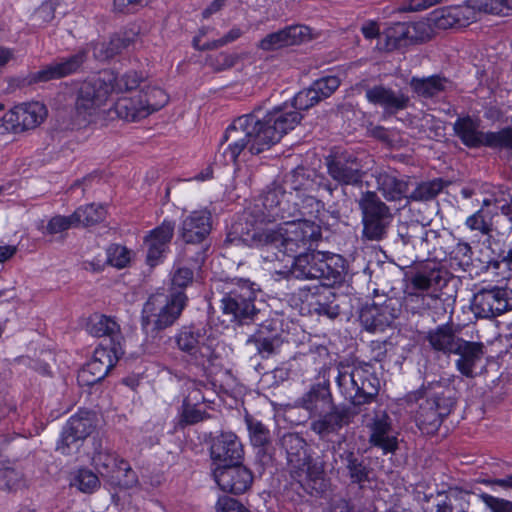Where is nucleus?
<instances>
[{
	"label": "nucleus",
	"mask_w": 512,
	"mask_h": 512,
	"mask_svg": "<svg viewBox=\"0 0 512 512\" xmlns=\"http://www.w3.org/2000/svg\"><path fill=\"white\" fill-rule=\"evenodd\" d=\"M143 76L135 71L120 77L103 71L83 82L79 88L75 110L79 124L97 123L120 118L136 121L149 115L143 97L128 96L137 89Z\"/></svg>",
	"instance_id": "f257e3e1"
},
{
	"label": "nucleus",
	"mask_w": 512,
	"mask_h": 512,
	"mask_svg": "<svg viewBox=\"0 0 512 512\" xmlns=\"http://www.w3.org/2000/svg\"><path fill=\"white\" fill-rule=\"evenodd\" d=\"M321 227L309 219L286 221L275 229H265L253 235L258 246L297 257L310 250L321 238Z\"/></svg>",
	"instance_id": "f03ea898"
},
{
	"label": "nucleus",
	"mask_w": 512,
	"mask_h": 512,
	"mask_svg": "<svg viewBox=\"0 0 512 512\" xmlns=\"http://www.w3.org/2000/svg\"><path fill=\"white\" fill-rule=\"evenodd\" d=\"M186 302L182 292L170 296L164 293L151 295L145 302L141 314V326L147 336L156 335L160 330L172 325L181 314Z\"/></svg>",
	"instance_id": "7ed1b4c3"
},
{
	"label": "nucleus",
	"mask_w": 512,
	"mask_h": 512,
	"mask_svg": "<svg viewBox=\"0 0 512 512\" xmlns=\"http://www.w3.org/2000/svg\"><path fill=\"white\" fill-rule=\"evenodd\" d=\"M357 204L361 212L362 237L369 241L383 240L393 221L389 206L374 191L362 192Z\"/></svg>",
	"instance_id": "20e7f679"
},
{
	"label": "nucleus",
	"mask_w": 512,
	"mask_h": 512,
	"mask_svg": "<svg viewBox=\"0 0 512 512\" xmlns=\"http://www.w3.org/2000/svg\"><path fill=\"white\" fill-rule=\"evenodd\" d=\"M442 280L438 270L419 271L411 275L405 289V303L412 310L435 309L446 313L443 300L436 294L429 293L435 289Z\"/></svg>",
	"instance_id": "39448f33"
},
{
	"label": "nucleus",
	"mask_w": 512,
	"mask_h": 512,
	"mask_svg": "<svg viewBox=\"0 0 512 512\" xmlns=\"http://www.w3.org/2000/svg\"><path fill=\"white\" fill-rule=\"evenodd\" d=\"M91 463L95 470L113 486L129 489L138 483V476L130 463L112 449L99 445L93 452Z\"/></svg>",
	"instance_id": "423d86ee"
},
{
	"label": "nucleus",
	"mask_w": 512,
	"mask_h": 512,
	"mask_svg": "<svg viewBox=\"0 0 512 512\" xmlns=\"http://www.w3.org/2000/svg\"><path fill=\"white\" fill-rule=\"evenodd\" d=\"M256 111L237 117L226 128V142H230L229 150L234 160L247 145L253 154L266 150V145H261L259 141L258 136L262 134L263 128Z\"/></svg>",
	"instance_id": "0eeeda50"
},
{
	"label": "nucleus",
	"mask_w": 512,
	"mask_h": 512,
	"mask_svg": "<svg viewBox=\"0 0 512 512\" xmlns=\"http://www.w3.org/2000/svg\"><path fill=\"white\" fill-rule=\"evenodd\" d=\"M243 445L234 433H226V491L243 494L253 483V473L242 463Z\"/></svg>",
	"instance_id": "6e6552de"
},
{
	"label": "nucleus",
	"mask_w": 512,
	"mask_h": 512,
	"mask_svg": "<svg viewBox=\"0 0 512 512\" xmlns=\"http://www.w3.org/2000/svg\"><path fill=\"white\" fill-rule=\"evenodd\" d=\"M301 118L300 112L292 109L287 103L274 107L261 120L263 131L258 136L261 145H266V149H269L285 134L293 130L300 123Z\"/></svg>",
	"instance_id": "1a4fd4ad"
},
{
	"label": "nucleus",
	"mask_w": 512,
	"mask_h": 512,
	"mask_svg": "<svg viewBox=\"0 0 512 512\" xmlns=\"http://www.w3.org/2000/svg\"><path fill=\"white\" fill-rule=\"evenodd\" d=\"M47 116L41 102H29L15 106L0 119V135L18 133L39 126Z\"/></svg>",
	"instance_id": "9d476101"
},
{
	"label": "nucleus",
	"mask_w": 512,
	"mask_h": 512,
	"mask_svg": "<svg viewBox=\"0 0 512 512\" xmlns=\"http://www.w3.org/2000/svg\"><path fill=\"white\" fill-rule=\"evenodd\" d=\"M86 331L99 338V347L103 352H123L127 349V339L122 335L119 323L114 317L94 313L89 316Z\"/></svg>",
	"instance_id": "9b49d317"
},
{
	"label": "nucleus",
	"mask_w": 512,
	"mask_h": 512,
	"mask_svg": "<svg viewBox=\"0 0 512 512\" xmlns=\"http://www.w3.org/2000/svg\"><path fill=\"white\" fill-rule=\"evenodd\" d=\"M326 166L329 176L340 185L359 186L366 174L361 160L347 150L336 151L327 157Z\"/></svg>",
	"instance_id": "f8f14e48"
},
{
	"label": "nucleus",
	"mask_w": 512,
	"mask_h": 512,
	"mask_svg": "<svg viewBox=\"0 0 512 512\" xmlns=\"http://www.w3.org/2000/svg\"><path fill=\"white\" fill-rule=\"evenodd\" d=\"M471 309L476 317L494 318L512 310V289L492 287L474 294Z\"/></svg>",
	"instance_id": "ddd939ff"
},
{
	"label": "nucleus",
	"mask_w": 512,
	"mask_h": 512,
	"mask_svg": "<svg viewBox=\"0 0 512 512\" xmlns=\"http://www.w3.org/2000/svg\"><path fill=\"white\" fill-rule=\"evenodd\" d=\"M423 338L436 352H481L483 349L481 342L461 338L450 323L429 330Z\"/></svg>",
	"instance_id": "4468645a"
},
{
	"label": "nucleus",
	"mask_w": 512,
	"mask_h": 512,
	"mask_svg": "<svg viewBox=\"0 0 512 512\" xmlns=\"http://www.w3.org/2000/svg\"><path fill=\"white\" fill-rule=\"evenodd\" d=\"M94 429L92 412L79 409L77 413L67 420L57 443V449L61 450L63 454L68 453L66 450L70 449L71 445L86 439L92 434Z\"/></svg>",
	"instance_id": "2eb2a0df"
},
{
	"label": "nucleus",
	"mask_w": 512,
	"mask_h": 512,
	"mask_svg": "<svg viewBox=\"0 0 512 512\" xmlns=\"http://www.w3.org/2000/svg\"><path fill=\"white\" fill-rule=\"evenodd\" d=\"M175 224L165 219L161 225L151 230L144 238L146 261L151 267L163 261L169 251V244L174 234Z\"/></svg>",
	"instance_id": "dca6fc26"
},
{
	"label": "nucleus",
	"mask_w": 512,
	"mask_h": 512,
	"mask_svg": "<svg viewBox=\"0 0 512 512\" xmlns=\"http://www.w3.org/2000/svg\"><path fill=\"white\" fill-rule=\"evenodd\" d=\"M312 39V32L305 25H291L267 34L257 47L264 51H275L289 46L299 45Z\"/></svg>",
	"instance_id": "f3484780"
},
{
	"label": "nucleus",
	"mask_w": 512,
	"mask_h": 512,
	"mask_svg": "<svg viewBox=\"0 0 512 512\" xmlns=\"http://www.w3.org/2000/svg\"><path fill=\"white\" fill-rule=\"evenodd\" d=\"M359 86L365 91L369 103L382 107L388 114L404 110L409 104V97L401 91H394L384 85L370 87L366 81H362Z\"/></svg>",
	"instance_id": "a211bd4d"
},
{
	"label": "nucleus",
	"mask_w": 512,
	"mask_h": 512,
	"mask_svg": "<svg viewBox=\"0 0 512 512\" xmlns=\"http://www.w3.org/2000/svg\"><path fill=\"white\" fill-rule=\"evenodd\" d=\"M239 290L231 289L226 297V314H232L233 320H238L240 324H248L256 314L253 304V291L248 281H240Z\"/></svg>",
	"instance_id": "6ab92c4d"
},
{
	"label": "nucleus",
	"mask_w": 512,
	"mask_h": 512,
	"mask_svg": "<svg viewBox=\"0 0 512 512\" xmlns=\"http://www.w3.org/2000/svg\"><path fill=\"white\" fill-rule=\"evenodd\" d=\"M476 18L475 10L467 5L450 6L434 10L428 20L437 29L465 27Z\"/></svg>",
	"instance_id": "aec40b11"
},
{
	"label": "nucleus",
	"mask_w": 512,
	"mask_h": 512,
	"mask_svg": "<svg viewBox=\"0 0 512 512\" xmlns=\"http://www.w3.org/2000/svg\"><path fill=\"white\" fill-rule=\"evenodd\" d=\"M339 385H351L347 397L355 405L370 402L378 393V380L376 378L361 380V370L353 369L350 374L340 373Z\"/></svg>",
	"instance_id": "412c9836"
},
{
	"label": "nucleus",
	"mask_w": 512,
	"mask_h": 512,
	"mask_svg": "<svg viewBox=\"0 0 512 512\" xmlns=\"http://www.w3.org/2000/svg\"><path fill=\"white\" fill-rule=\"evenodd\" d=\"M451 402L435 398L427 399L422 403L416 414V424L425 434H432L438 430L443 417L449 414Z\"/></svg>",
	"instance_id": "4be33fe9"
},
{
	"label": "nucleus",
	"mask_w": 512,
	"mask_h": 512,
	"mask_svg": "<svg viewBox=\"0 0 512 512\" xmlns=\"http://www.w3.org/2000/svg\"><path fill=\"white\" fill-rule=\"evenodd\" d=\"M211 228V214L207 210H196L182 220L179 236L185 243L198 244L207 237Z\"/></svg>",
	"instance_id": "5701e85b"
},
{
	"label": "nucleus",
	"mask_w": 512,
	"mask_h": 512,
	"mask_svg": "<svg viewBox=\"0 0 512 512\" xmlns=\"http://www.w3.org/2000/svg\"><path fill=\"white\" fill-rule=\"evenodd\" d=\"M369 442L383 453H393L398 447L397 436L393 433L390 417L385 412L375 415L368 425Z\"/></svg>",
	"instance_id": "b1692460"
},
{
	"label": "nucleus",
	"mask_w": 512,
	"mask_h": 512,
	"mask_svg": "<svg viewBox=\"0 0 512 512\" xmlns=\"http://www.w3.org/2000/svg\"><path fill=\"white\" fill-rule=\"evenodd\" d=\"M123 354H92V359L82 368L79 379L82 385L93 386L102 381L114 368L116 363L122 358Z\"/></svg>",
	"instance_id": "393cba45"
},
{
	"label": "nucleus",
	"mask_w": 512,
	"mask_h": 512,
	"mask_svg": "<svg viewBox=\"0 0 512 512\" xmlns=\"http://www.w3.org/2000/svg\"><path fill=\"white\" fill-rule=\"evenodd\" d=\"M481 120L471 116L459 117L453 124L454 134L469 148L486 147L488 132L480 129Z\"/></svg>",
	"instance_id": "a878e982"
},
{
	"label": "nucleus",
	"mask_w": 512,
	"mask_h": 512,
	"mask_svg": "<svg viewBox=\"0 0 512 512\" xmlns=\"http://www.w3.org/2000/svg\"><path fill=\"white\" fill-rule=\"evenodd\" d=\"M321 259L323 253L319 251L300 253L294 258L293 265L288 271H279L277 274L296 279H318Z\"/></svg>",
	"instance_id": "bb28decb"
},
{
	"label": "nucleus",
	"mask_w": 512,
	"mask_h": 512,
	"mask_svg": "<svg viewBox=\"0 0 512 512\" xmlns=\"http://www.w3.org/2000/svg\"><path fill=\"white\" fill-rule=\"evenodd\" d=\"M359 318L365 330L378 332L392 324L395 314L387 303L383 305L372 304L361 310Z\"/></svg>",
	"instance_id": "cd10ccee"
},
{
	"label": "nucleus",
	"mask_w": 512,
	"mask_h": 512,
	"mask_svg": "<svg viewBox=\"0 0 512 512\" xmlns=\"http://www.w3.org/2000/svg\"><path fill=\"white\" fill-rule=\"evenodd\" d=\"M377 189L387 201L408 200V182L397 178L394 174L381 171L376 175Z\"/></svg>",
	"instance_id": "c85d7f7f"
},
{
	"label": "nucleus",
	"mask_w": 512,
	"mask_h": 512,
	"mask_svg": "<svg viewBox=\"0 0 512 512\" xmlns=\"http://www.w3.org/2000/svg\"><path fill=\"white\" fill-rule=\"evenodd\" d=\"M86 52L74 55L61 62L53 63L37 73V80L48 81L75 72L84 61Z\"/></svg>",
	"instance_id": "c756f323"
},
{
	"label": "nucleus",
	"mask_w": 512,
	"mask_h": 512,
	"mask_svg": "<svg viewBox=\"0 0 512 512\" xmlns=\"http://www.w3.org/2000/svg\"><path fill=\"white\" fill-rule=\"evenodd\" d=\"M319 266L318 279L323 281L324 286H333L343 281L344 264L340 256L323 253V259Z\"/></svg>",
	"instance_id": "7c9ffc66"
},
{
	"label": "nucleus",
	"mask_w": 512,
	"mask_h": 512,
	"mask_svg": "<svg viewBox=\"0 0 512 512\" xmlns=\"http://www.w3.org/2000/svg\"><path fill=\"white\" fill-rule=\"evenodd\" d=\"M211 477L217 487L224 491L222 477L224 476V432L212 439L210 443Z\"/></svg>",
	"instance_id": "2f4dec72"
},
{
	"label": "nucleus",
	"mask_w": 512,
	"mask_h": 512,
	"mask_svg": "<svg viewBox=\"0 0 512 512\" xmlns=\"http://www.w3.org/2000/svg\"><path fill=\"white\" fill-rule=\"evenodd\" d=\"M309 306L311 313L327 317L328 319H335L340 314V307L336 302V295L328 289H325L323 293L312 296Z\"/></svg>",
	"instance_id": "473e14b6"
},
{
	"label": "nucleus",
	"mask_w": 512,
	"mask_h": 512,
	"mask_svg": "<svg viewBox=\"0 0 512 512\" xmlns=\"http://www.w3.org/2000/svg\"><path fill=\"white\" fill-rule=\"evenodd\" d=\"M410 84L419 96L431 98L445 91L451 83L444 77L433 75L427 78L413 77Z\"/></svg>",
	"instance_id": "72a5a7b5"
},
{
	"label": "nucleus",
	"mask_w": 512,
	"mask_h": 512,
	"mask_svg": "<svg viewBox=\"0 0 512 512\" xmlns=\"http://www.w3.org/2000/svg\"><path fill=\"white\" fill-rule=\"evenodd\" d=\"M430 233L434 232L427 230L418 222L403 223L398 226V237L402 244L413 248L421 247L424 242H427Z\"/></svg>",
	"instance_id": "f704fd0d"
},
{
	"label": "nucleus",
	"mask_w": 512,
	"mask_h": 512,
	"mask_svg": "<svg viewBox=\"0 0 512 512\" xmlns=\"http://www.w3.org/2000/svg\"><path fill=\"white\" fill-rule=\"evenodd\" d=\"M449 182L441 178H435L430 181H424L408 195V201L424 202L434 199Z\"/></svg>",
	"instance_id": "c9c22d12"
},
{
	"label": "nucleus",
	"mask_w": 512,
	"mask_h": 512,
	"mask_svg": "<svg viewBox=\"0 0 512 512\" xmlns=\"http://www.w3.org/2000/svg\"><path fill=\"white\" fill-rule=\"evenodd\" d=\"M493 211L490 202L483 201L482 207L466 219L469 229L479 231L482 235H488L492 231Z\"/></svg>",
	"instance_id": "e433bc0d"
},
{
	"label": "nucleus",
	"mask_w": 512,
	"mask_h": 512,
	"mask_svg": "<svg viewBox=\"0 0 512 512\" xmlns=\"http://www.w3.org/2000/svg\"><path fill=\"white\" fill-rule=\"evenodd\" d=\"M284 198L285 192L283 189L280 186L275 185L264 193L262 197V204L273 217L285 219V208L283 207Z\"/></svg>",
	"instance_id": "4c0bfd02"
},
{
	"label": "nucleus",
	"mask_w": 512,
	"mask_h": 512,
	"mask_svg": "<svg viewBox=\"0 0 512 512\" xmlns=\"http://www.w3.org/2000/svg\"><path fill=\"white\" fill-rule=\"evenodd\" d=\"M106 209L100 204L79 207L73 214L75 225H92L105 218Z\"/></svg>",
	"instance_id": "58836bf2"
},
{
	"label": "nucleus",
	"mask_w": 512,
	"mask_h": 512,
	"mask_svg": "<svg viewBox=\"0 0 512 512\" xmlns=\"http://www.w3.org/2000/svg\"><path fill=\"white\" fill-rule=\"evenodd\" d=\"M75 485L81 492L91 494L100 487V480L92 470L86 467L79 468L74 480Z\"/></svg>",
	"instance_id": "ea45409f"
},
{
	"label": "nucleus",
	"mask_w": 512,
	"mask_h": 512,
	"mask_svg": "<svg viewBox=\"0 0 512 512\" xmlns=\"http://www.w3.org/2000/svg\"><path fill=\"white\" fill-rule=\"evenodd\" d=\"M107 262L116 268H125L127 267L132 258L134 257V252L128 249L125 246L120 244H112L106 250Z\"/></svg>",
	"instance_id": "a19ab883"
},
{
	"label": "nucleus",
	"mask_w": 512,
	"mask_h": 512,
	"mask_svg": "<svg viewBox=\"0 0 512 512\" xmlns=\"http://www.w3.org/2000/svg\"><path fill=\"white\" fill-rule=\"evenodd\" d=\"M456 366L461 374L473 377L482 371L484 362L480 354H460Z\"/></svg>",
	"instance_id": "79ce46f5"
},
{
	"label": "nucleus",
	"mask_w": 512,
	"mask_h": 512,
	"mask_svg": "<svg viewBox=\"0 0 512 512\" xmlns=\"http://www.w3.org/2000/svg\"><path fill=\"white\" fill-rule=\"evenodd\" d=\"M126 45V42L120 40L119 38L111 39L109 42H97L92 47L93 57L101 61L107 60L118 53L120 49Z\"/></svg>",
	"instance_id": "37998d69"
},
{
	"label": "nucleus",
	"mask_w": 512,
	"mask_h": 512,
	"mask_svg": "<svg viewBox=\"0 0 512 512\" xmlns=\"http://www.w3.org/2000/svg\"><path fill=\"white\" fill-rule=\"evenodd\" d=\"M246 425L249 431L251 442L254 446H264L269 442V430L257 419L246 416Z\"/></svg>",
	"instance_id": "c03bdc74"
},
{
	"label": "nucleus",
	"mask_w": 512,
	"mask_h": 512,
	"mask_svg": "<svg viewBox=\"0 0 512 512\" xmlns=\"http://www.w3.org/2000/svg\"><path fill=\"white\" fill-rule=\"evenodd\" d=\"M339 457L349 470L350 477L354 482H362L367 478V470L361 462L357 460L352 451L339 453Z\"/></svg>",
	"instance_id": "a18cd8bd"
},
{
	"label": "nucleus",
	"mask_w": 512,
	"mask_h": 512,
	"mask_svg": "<svg viewBox=\"0 0 512 512\" xmlns=\"http://www.w3.org/2000/svg\"><path fill=\"white\" fill-rule=\"evenodd\" d=\"M75 222L73 216H61L57 215L52 217L47 225L45 226L43 222L38 225V230L41 231L42 234L55 235L61 232L66 231L70 227L74 226Z\"/></svg>",
	"instance_id": "49530a36"
},
{
	"label": "nucleus",
	"mask_w": 512,
	"mask_h": 512,
	"mask_svg": "<svg viewBox=\"0 0 512 512\" xmlns=\"http://www.w3.org/2000/svg\"><path fill=\"white\" fill-rule=\"evenodd\" d=\"M203 337L196 333L192 328H183L176 336L177 346L182 351H191L194 349H201Z\"/></svg>",
	"instance_id": "de8ad7c7"
},
{
	"label": "nucleus",
	"mask_w": 512,
	"mask_h": 512,
	"mask_svg": "<svg viewBox=\"0 0 512 512\" xmlns=\"http://www.w3.org/2000/svg\"><path fill=\"white\" fill-rule=\"evenodd\" d=\"M209 417L210 415L206 411H201L197 406L182 403L179 426L184 428L195 425Z\"/></svg>",
	"instance_id": "09e8293b"
},
{
	"label": "nucleus",
	"mask_w": 512,
	"mask_h": 512,
	"mask_svg": "<svg viewBox=\"0 0 512 512\" xmlns=\"http://www.w3.org/2000/svg\"><path fill=\"white\" fill-rule=\"evenodd\" d=\"M486 147L492 149L512 150V128H504L497 132H488Z\"/></svg>",
	"instance_id": "8fccbe9b"
},
{
	"label": "nucleus",
	"mask_w": 512,
	"mask_h": 512,
	"mask_svg": "<svg viewBox=\"0 0 512 512\" xmlns=\"http://www.w3.org/2000/svg\"><path fill=\"white\" fill-rule=\"evenodd\" d=\"M268 332V327L262 326L247 341L248 343H254L258 352H273L277 348L276 343L278 339L267 335Z\"/></svg>",
	"instance_id": "3c124183"
},
{
	"label": "nucleus",
	"mask_w": 512,
	"mask_h": 512,
	"mask_svg": "<svg viewBox=\"0 0 512 512\" xmlns=\"http://www.w3.org/2000/svg\"><path fill=\"white\" fill-rule=\"evenodd\" d=\"M340 427L339 416L333 413L326 414L323 418L312 422L311 429L320 436L328 435Z\"/></svg>",
	"instance_id": "603ef678"
},
{
	"label": "nucleus",
	"mask_w": 512,
	"mask_h": 512,
	"mask_svg": "<svg viewBox=\"0 0 512 512\" xmlns=\"http://www.w3.org/2000/svg\"><path fill=\"white\" fill-rule=\"evenodd\" d=\"M319 102L317 92L312 87L300 91L293 99V102L289 104L295 111L307 110Z\"/></svg>",
	"instance_id": "864d4df0"
},
{
	"label": "nucleus",
	"mask_w": 512,
	"mask_h": 512,
	"mask_svg": "<svg viewBox=\"0 0 512 512\" xmlns=\"http://www.w3.org/2000/svg\"><path fill=\"white\" fill-rule=\"evenodd\" d=\"M340 85V80L336 76L323 77L312 84V88L317 92L319 101L329 97Z\"/></svg>",
	"instance_id": "5fc2aeb1"
},
{
	"label": "nucleus",
	"mask_w": 512,
	"mask_h": 512,
	"mask_svg": "<svg viewBox=\"0 0 512 512\" xmlns=\"http://www.w3.org/2000/svg\"><path fill=\"white\" fill-rule=\"evenodd\" d=\"M420 127L425 136L429 139H435L444 135V126L442 121L436 119L433 115H424L421 119Z\"/></svg>",
	"instance_id": "6e6d98bb"
},
{
	"label": "nucleus",
	"mask_w": 512,
	"mask_h": 512,
	"mask_svg": "<svg viewBox=\"0 0 512 512\" xmlns=\"http://www.w3.org/2000/svg\"><path fill=\"white\" fill-rule=\"evenodd\" d=\"M144 105L147 106L149 114L162 108L168 101L166 93L159 88H151L144 93Z\"/></svg>",
	"instance_id": "4d7b16f0"
},
{
	"label": "nucleus",
	"mask_w": 512,
	"mask_h": 512,
	"mask_svg": "<svg viewBox=\"0 0 512 512\" xmlns=\"http://www.w3.org/2000/svg\"><path fill=\"white\" fill-rule=\"evenodd\" d=\"M483 201L490 202V209L493 211V216L500 211L512 221V195L503 193L500 197L486 198Z\"/></svg>",
	"instance_id": "13d9d810"
},
{
	"label": "nucleus",
	"mask_w": 512,
	"mask_h": 512,
	"mask_svg": "<svg viewBox=\"0 0 512 512\" xmlns=\"http://www.w3.org/2000/svg\"><path fill=\"white\" fill-rule=\"evenodd\" d=\"M472 254V248L468 243L458 242L451 250L450 257L452 260L456 261L460 267L464 268L471 264Z\"/></svg>",
	"instance_id": "bf43d9fd"
},
{
	"label": "nucleus",
	"mask_w": 512,
	"mask_h": 512,
	"mask_svg": "<svg viewBox=\"0 0 512 512\" xmlns=\"http://www.w3.org/2000/svg\"><path fill=\"white\" fill-rule=\"evenodd\" d=\"M481 501L492 512H512V502L482 493L479 495Z\"/></svg>",
	"instance_id": "052dcab7"
},
{
	"label": "nucleus",
	"mask_w": 512,
	"mask_h": 512,
	"mask_svg": "<svg viewBox=\"0 0 512 512\" xmlns=\"http://www.w3.org/2000/svg\"><path fill=\"white\" fill-rule=\"evenodd\" d=\"M193 275L191 268L178 264L172 277V284L178 288H185L192 283Z\"/></svg>",
	"instance_id": "680f3d73"
},
{
	"label": "nucleus",
	"mask_w": 512,
	"mask_h": 512,
	"mask_svg": "<svg viewBox=\"0 0 512 512\" xmlns=\"http://www.w3.org/2000/svg\"><path fill=\"white\" fill-rule=\"evenodd\" d=\"M20 477L19 474L11 468L0 470V485L3 483V488L6 490H14L18 486Z\"/></svg>",
	"instance_id": "e2e57ef3"
},
{
	"label": "nucleus",
	"mask_w": 512,
	"mask_h": 512,
	"mask_svg": "<svg viewBox=\"0 0 512 512\" xmlns=\"http://www.w3.org/2000/svg\"><path fill=\"white\" fill-rule=\"evenodd\" d=\"M490 6L489 11L494 14L510 15L512 14V0H487Z\"/></svg>",
	"instance_id": "0e129e2a"
},
{
	"label": "nucleus",
	"mask_w": 512,
	"mask_h": 512,
	"mask_svg": "<svg viewBox=\"0 0 512 512\" xmlns=\"http://www.w3.org/2000/svg\"><path fill=\"white\" fill-rule=\"evenodd\" d=\"M204 402H206V399L203 396L202 391L200 389H193L183 400V404H189L194 406H198L200 403Z\"/></svg>",
	"instance_id": "69168bd1"
},
{
	"label": "nucleus",
	"mask_w": 512,
	"mask_h": 512,
	"mask_svg": "<svg viewBox=\"0 0 512 512\" xmlns=\"http://www.w3.org/2000/svg\"><path fill=\"white\" fill-rule=\"evenodd\" d=\"M361 31L367 39H373L379 35V28L375 22H369L363 25Z\"/></svg>",
	"instance_id": "338daca9"
},
{
	"label": "nucleus",
	"mask_w": 512,
	"mask_h": 512,
	"mask_svg": "<svg viewBox=\"0 0 512 512\" xmlns=\"http://www.w3.org/2000/svg\"><path fill=\"white\" fill-rule=\"evenodd\" d=\"M226 512H249L241 503L237 500L226 498Z\"/></svg>",
	"instance_id": "774afa93"
}]
</instances>
